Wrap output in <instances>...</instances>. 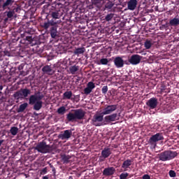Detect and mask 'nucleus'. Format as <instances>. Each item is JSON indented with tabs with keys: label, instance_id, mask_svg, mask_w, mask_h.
Returning <instances> with one entry per match:
<instances>
[{
	"label": "nucleus",
	"instance_id": "nucleus-12",
	"mask_svg": "<svg viewBox=\"0 0 179 179\" xmlns=\"http://www.w3.org/2000/svg\"><path fill=\"white\" fill-rule=\"evenodd\" d=\"M159 101L156 97H152L146 102V106H148V107H149L150 110H155V108L157 107Z\"/></svg>",
	"mask_w": 179,
	"mask_h": 179
},
{
	"label": "nucleus",
	"instance_id": "nucleus-23",
	"mask_svg": "<svg viewBox=\"0 0 179 179\" xmlns=\"http://www.w3.org/2000/svg\"><path fill=\"white\" fill-rule=\"evenodd\" d=\"M42 72L46 73L47 75H54V71L49 65H46L42 68Z\"/></svg>",
	"mask_w": 179,
	"mask_h": 179
},
{
	"label": "nucleus",
	"instance_id": "nucleus-32",
	"mask_svg": "<svg viewBox=\"0 0 179 179\" xmlns=\"http://www.w3.org/2000/svg\"><path fill=\"white\" fill-rule=\"evenodd\" d=\"M71 158L69 157H63L61 159V162L63 164H68L71 162V161L69 160Z\"/></svg>",
	"mask_w": 179,
	"mask_h": 179
},
{
	"label": "nucleus",
	"instance_id": "nucleus-18",
	"mask_svg": "<svg viewBox=\"0 0 179 179\" xmlns=\"http://www.w3.org/2000/svg\"><path fill=\"white\" fill-rule=\"evenodd\" d=\"M116 68L124 67V59L121 57H116L113 61Z\"/></svg>",
	"mask_w": 179,
	"mask_h": 179
},
{
	"label": "nucleus",
	"instance_id": "nucleus-44",
	"mask_svg": "<svg viewBox=\"0 0 179 179\" xmlns=\"http://www.w3.org/2000/svg\"><path fill=\"white\" fill-rule=\"evenodd\" d=\"M11 10L13 12V13H14V15H15V13H16V12H18L19 8H13V9Z\"/></svg>",
	"mask_w": 179,
	"mask_h": 179
},
{
	"label": "nucleus",
	"instance_id": "nucleus-50",
	"mask_svg": "<svg viewBox=\"0 0 179 179\" xmlns=\"http://www.w3.org/2000/svg\"><path fill=\"white\" fill-rule=\"evenodd\" d=\"M162 27H164L166 29V27H167V25L166 24H164V25H162Z\"/></svg>",
	"mask_w": 179,
	"mask_h": 179
},
{
	"label": "nucleus",
	"instance_id": "nucleus-8",
	"mask_svg": "<svg viewBox=\"0 0 179 179\" xmlns=\"http://www.w3.org/2000/svg\"><path fill=\"white\" fill-rule=\"evenodd\" d=\"M164 139V137L163 136V134L161 133H157L150 138L148 143L150 145H152V146H154V148H156L157 145V143L159 142V141H163Z\"/></svg>",
	"mask_w": 179,
	"mask_h": 179
},
{
	"label": "nucleus",
	"instance_id": "nucleus-2",
	"mask_svg": "<svg viewBox=\"0 0 179 179\" xmlns=\"http://www.w3.org/2000/svg\"><path fill=\"white\" fill-rule=\"evenodd\" d=\"M66 115V120L69 122H75L85 120L86 112L83 109H73Z\"/></svg>",
	"mask_w": 179,
	"mask_h": 179
},
{
	"label": "nucleus",
	"instance_id": "nucleus-9",
	"mask_svg": "<svg viewBox=\"0 0 179 179\" xmlns=\"http://www.w3.org/2000/svg\"><path fill=\"white\" fill-rule=\"evenodd\" d=\"M104 114L101 112L99 115H94L92 122L94 127H101V123L103 120H104Z\"/></svg>",
	"mask_w": 179,
	"mask_h": 179
},
{
	"label": "nucleus",
	"instance_id": "nucleus-48",
	"mask_svg": "<svg viewBox=\"0 0 179 179\" xmlns=\"http://www.w3.org/2000/svg\"><path fill=\"white\" fill-rule=\"evenodd\" d=\"M43 179H49V178H48V176H45L43 177Z\"/></svg>",
	"mask_w": 179,
	"mask_h": 179
},
{
	"label": "nucleus",
	"instance_id": "nucleus-16",
	"mask_svg": "<svg viewBox=\"0 0 179 179\" xmlns=\"http://www.w3.org/2000/svg\"><path fill=\"white\" fill-rule=\"evenodd\" d=\"M96 87V85L94 83L90 81L87 84V87L84 89V94H90L91 92H92L93 89Z\"/></svg>",
	"mask_w": 179,
	"mask_h": 179
},
{
	"label": "nucleus",
	"instance_id": "nucleus-39",
	"mask_svg": "<svg viewBox=\"0 0 179 179\" xmlns=\"http://www.w3.org/2000/svg\"><path fill=\"white\" fill-rule=\"evenodd\" d=\"M107 92H108V87H107V85H105L102 87V93L103 94H107Z\"/></svg>",
	"mask_w": 179,
	"mask_h": 179
},
{
	"label": "nucleus",
	"instance_id": "nucleus-53",
	"mask_svg": "<svg viewBox=\"0 0 179 179\" xmlns=\"http://www.w3.org/2000/svg\"><path fill=\"white\" fill-rule=\"evenodd\" d=\"M38 1H41V0H38Z\"/></svg>",
	"mask_w": 179,
	"mask_h": 179
},
{
	"label": "nucleus",
	"instance_id": "nucleus-30",
	"mask_svg": "<svg viewBox=\"0 0 179 179\" xmlns=\"http://www.w3.org/2000/svg\"><path fill=\"white\" fill-rule=\"evenodd\" d=\"M66 112V108H65V106H62L59 108L57 111V114H59L60 115H64V114H65Z\"/></svg>",
	"mask_w": 179,
	"mask_h": 179
},
{
	"label": "nucleus",
	"instance_id": "nucleus-34",
	"mask_svg": "<svg viewBox=\"0 0 179 179\" xmlns=\"http://www.w3.org/2000/svg\"><path fill=\"white\" fill-rule=\"evenodd\" d=\"M144 45H145L146 50H149L152 47V42L150 41L147 40V41H145Z\"/></svg>",
	"mask_w": 179,
	"mask_h": 179
},
{
	"label": "nucleus",
	"instance_id": "nucleus-45",
	"mask_svg": "<svg viewBox=\"0 0 179 179\" xmlns=\"http://www.w3.org/2000/svg\"><path fill=\"white\" fill-rule=\"evenodd\" d=\"M101 2V0H93L94 3H100Z\"/></svg>",
	"mask_w": 179,
	"mask_h": 179
},
{
	"label": "nucleus",
	"instance_id": "nucleus-46",
	"mask_svg": "<svg viewBox=\"0 0 179 179\" xmlns=\"http://www.w3.org/2000/svg\"><path fill=\"white\" fill-rule=\"evenodd\" d=\"M124 80H129V78H128V76H124Z\"/></svg>",
	"mask_w": 179,
	"mask_h": 179
},
{
	"label": "nucleus",
	"instance_id": "nucleus-37",
	"mask_svg": "<svg viewBox=\"0 0 179 179\" xmlns=\"http://www.w3.org/2000/svg\"><path fill=\"white\" fill-rule=\"evenodd\" d=\"M173 158L171 157H160L158 162H166V161H171Z\"/></svg>",
	"mask_w": 179,
	"mask_h": 179
},
{
	"label": "nucleus",
	"instance_id": "nucleus-33",
	"mask_svg": "<svg viewBox=\"0 0 179 179\" xmlns=\"http://www.w3.org/2000/svg\"><path fill=\"white\" fill-rule=\"evenodd\" d=\"M113 6H114V3L113 1H110L107 2L105 5L106 9H111Z\"/></svg>",
	"mask_w": 179,
	"mask_h": 179
},
{
	"label": "nucleus",
	"instance_id": "nucleus-26",
	"mask_svg": "<svg viewBox=\"0 0 179 179\" xmlns=\"http://www.w3.org/2000/svg\"><path fill=\"white\" fill-rule=\"evenodd\" d=\"M72 97V91H66L63 94V99L64 100H71V98Z\"/></svg>",
	"mask_w": 179,
	"mask_h": 179
},
{
	"label": "nucleus",
	"instance_id": "nucleus-13",
	"mask_svg": "<svg viewBox=\"0 0 179 179\" xmlns=\"http://www.w3.org/2000/svg\"><path fill=\"white\" fill-rule=\"evenodd\" d=\"M141 59H142V57L141 55H133L129 59V62L131 65H138V64H140Z\"/></svg>",
	"mask_w": 179,
	"mask_h": 179
},
{
	"label": "nucleus",
	"instance_id": "nucleus-11",
	"mask_svg": "<svg viewBox=\"0 0 179 179\" xmlns=\"http://www.w3.org/2000/svg\"><path fill=\"white\" fill-rule=\"evenodd\" d=\"M117 108V105H106L103 109L102 114L104 115H110V114H113Z\"/></svg>",
	"mask_w": 179,
	"mask_h": 179
},
{
	"label": "nucleus",
	"instance_id": "nucleus-6",
	"mask_svg": "<svg viewBox=\"0 0 179 179\" xmlns=\"http://www.w3.org/2000/svg\"><path fill=\"white\" fill-rule=\"evenodd\" d=\"M35 149L40 152V153H50L51 152V147L47 145V143L44 141L38 143Z\"/></svg>",
	"mask_w": 179,
	"mask_h": 179
},
{
	"label": "nucleus",
	"instance_id": "nucleus-20",
	"mask_svg": "<svg viewBox=\"0 0 179 179\" xmlns=\"http://www.w3.org/2000/svg\"><path fill=\"white\" fill-rule=\"evenodd\" d=\"M169 26H171L172 27H177V26H179L178 15H176L173 18L169 20Z\"/></svg>",
	"mask_w": 179,
	"mask_h": 179
},
{
	"label": "nucleus",
	"instance_id": "nucleus-49",
	"mask_svg": "<svg viewBox=\"0 0 179 179\" xmlns=\"http://www.w3.org/2000/svg\"><path fill=\"white\" fill-rule=\"evenodd\" d=\"M3 89V86L0 85V90H2Z\"/></svg>",
	"mask_w": 179,
	"mask_h": 179
},
{
	"label": "nucleus",
	"instance_id": "nucleus-7",
	"mask_svg": "<svg viewBox=\"0 0 179 179\" xmlns=\"http://www.w3.org/2000/svg\"><path fill=\"white\" fill-rule=\"evenodd\" d=\"M20 41L21 44H25L26 45H29V44H34L33 41H34V38L31 36H29V33L24 32V34H20Z\"/></svg>",
	"mask_w": 179,
	"mask_h": 179
},
{
	"label": "nucleus",
	"instance_id": "nucleus-51",
	"mask_svg": "<svg viewBox=\"0 0 179 179\" xmlns=\"http://www.w3.org/2000/svg\"><path fill=\"white\" fill-rule=\"evenodd\" d=\"M37 94H40V92H37Z\"/></svg>",
	"mask_w": 179,
	"mask_h": 179
},
{
	"label": "nucleus",
	"instance_id": "nucleus-42",
	"mask_svg": "<svg viewBox=\"0 0 179 179\" xmlns=\"http://www.w3.org/2000/svg\"><path fill=\"white\" fill-rule=\"evenodd\" d=\"M143 179H150V176L145 174L143 176Z\"/></svg>",
	"mask_w": 179,
	"mask_h": 179
},
{
	"label": "nucleus",
	"instance_id": "nucleus-28",
	"mask_svg": "<svg viewBox=\"0 0 179 179\" xmlns=\"http://www.w3.org/2000/svg\"><path fill=\"white\" fill-rule=\"evenodd\" d=\"M132 164V161L130 159L125 160L122 164V169H128Z\"/></svg>",
	"mask_w": 179,
	"mask_h": 179
},
{
	"label": "nucleus",
	"instance_id": "nucleus-10",
	"mask_svg": "<svg viewBox=\"0 0 179 179\" xmlns=\"http://www.w3.org/2000/svg\"><path fill=\"white\" fill-rule=\"evenodd\" d=\"M14 2V0H0V9L2 10L10 9V6L13 5Z\"/></svg>",
	"mask_w": 179,
	"mask_h": 179
},
{
	"label": "nucleus",
	"instance_id": "nucleus-5",
	"mask_svg": "<svg viewBox=\"0 0 179 179\" xmlns=\"http://www.w3.org/2000/svg\"><path fill=\"white\" fill-rule=\"evenodd\" d=\"M31 94V90L27 88L20 89L13 94V97L15 100H20V99H26Z\"/></svg>",
	"mask_w": 179,
	"mask_h": 179
},
{
	"label": "nucleus",
	"instance_id": "nucleus-24",
	"mask_svg": "<svg viewBox=\"0 0 179 179\" xmlns=\"http://www.w3.org/2000/svg\"><path fill=\"white\" fill-rule=\"evenodd\" d=\"M79 71V66H71L69 67V71L72 75H75Z\"/></svg>",
	"mask_w": 179,
	"mask_h": 179
},
{
	"label": "nucleus",
	"instance_id": "nucleus-41",
	"mask_svg": "<svg viewBox=\"0 0 179 179\" xmlns=\"http://www.w3.org/2000/svg\"><path fill=\"white\" fill-rule=\"evenodd\" d=\"M48 172V169L47 168H43V169L41 170L40 173L41 176H44L45 174H46Z\"/></svg>",
	"mask_w": 179,
	"mask_h": 179
},
{
	"label": "nucleus",
	"instance_id": "nucleus-4",
	"mask_svg": "<svg viewBox=\"0 0 179 179\" xmlns=\"http://www.w3.org/2000/svg\"><path fill=\"white\" fill-rule=\"evenodd\" d=\"M44 99V95L39 94V95H31L29 99V104L31 106H34V110L36 111H40L43 108V100Z\"/></svg>",
	"mask_w": 179,
	"mask_h": 179
},
{
	"label": "nucleus",
	"instance_id": "nucleus-31",
	"mask_svg": "<svg viewBox=\"0 0 179 179\" xmlns=\"http://www.w3.org/2000/svg\"><path fill=\"white\" fill-rule=\"evenodd\" d=\"M114 18V13H110L109 14H108L106 17H105V20L106 22H110V20H113V19Z\"/></svg>",
	"mask_w": 179,
	"mask_h": 179
},
{
	"label": "nucleus",
	"instance_id": "nucleus-1",
	"mask_svg": "<svg viewBox=\"0 0 179 179\" xmlns=\"http://www.w3.org/2000/svg\"><path fill=\"white\" fill-rule=\"evenodd\" d=\"M64 4L61 3H54L52 4V8H50L49 16L52 17L51 20L55 22L57 19H61L64 15Z\"/></svg>",
	"mask_w": 179,
	"mask_h": 179
},
{
	"label": "nucleus",
	"instance_id": "nucleus-25",
	"mask_svg": "<svg viewBox=\"0 0 179 179\" xmlns=\"http://www.w3.org/2000/svg\"><path fill=\"white\" fill-rule=\"evenodd\" d=\"M28 106H29V103H27V102L22 103L17 109V113H23L24 110L27 108Z\"/></svg>",
	"mask_w": 179,
	"mask_h": 179
},
{
	"label": "nucleus",
	"instance_id": "nucleus-47",
	"mask_svg": "<svg viewBox=\"0 0 179 179\" xmlns=\"http://www.w3.org/2000/svg\"><path fill=\"white\" fill-rule=\"evenodd\" d=\"M4 140H0V146L3 143Z\"/></svg>",
	"mask_w": 179,
	"mask_h": 179
},
{
	"label": "nucleus",
	"instance_id": "nucleus-27",
	"mask_svg": "<svg viewBox=\"0 0 179 179\" xmlns=\"http://www.w3.org/2000/svg\"><path fill=\"white\" fill-rule=\"evenodd\" d=\"M86 51L85 48H76L74 51L75 55H80V54H83Z\"/></svg>",
	"mask_w": 179,
	"mask_h": 179
},
{
	"label": "nucleus",
	"instance_id": "nucleus-21",
	"mask_svg": "<svg viewBox=\"0 0 179 179\" xmlns=\"http://www.w3.org/2000/svg\"><path fill=\"white\" fill-rule=\"evenodd\" d=\"M112 152H113V148L111 147L105 148L101 151V156L103 157H108L110 155H111Z\"/></svg>",
	"mask_w": 179,
	"mask_h": 179
},
{
	"label": "nucleus",
	"instance_id": "nucleus-36",
	"mask_svg": "<svg viewBox=\"0 0 179 179\" xmlns=\"http://www.w3.org/2000/svg\"><path fill=\"white\" fill-rule=\"evenodd\" d=\"M129 176L128 173H122L120 174V179H127Z\"/></svg>",
	"mask_w": 179,
	"mask_h": 179
},
{
	"label": "nucleus",
	"instance_id": "nucleus-35",
	"mask_svg": "<svg viewBox=\"0 0 179 179\" xmlns=\"http://www.w3.org/2000/svg\"><path fill=\"white\" fill-rule=\"evenodd\" d=\"M100 64L101 65H107V64H108V59L107 58L101 59Z\"/></svg>",
	"mask_w": 179,
	"mask_h": 179
},
{
	"label": "nucleus",
	"instance_id": "nucleus-29",
	"mask_svg": "<svg viewBox=\"0 0 179 179\" xmlns=\"http://www.w3.org/2000/svg\"><path fill=\"white\" fill-rule=\"evenodd\" d=\"M10 132L11 135L15 136V135H17V133L19 132V128L16 127H12L10 129Z\"/></svg>",
	"mask_w": 179,
	"mask_h": 179
},
{
	"label": "nucleus",
	"instance_id": "nucleus-19",
	"mask_svg": "<svg viewBox=\"0 0 179 179\" xmlns=\"http://www.w3.org/2000/svg\"><path fill=\"white\" fill-rule=\"evenodd\" d=\"M115 171V168L113 167L105 168V169L103 170V176L109 177L110 176L114 175Z\"/></svg>",
	"mask_w": 179,
	"mask_h": 179
},
{
	"label": "nucleus",
	"instance_id": "nucleus-52",
	"mask_svg": "<svg viewBox=\"0 0 179 179\" xmlns=\"http://www.w3.org/2000/svg\"><path fill=\"white\" fill-rule=\"evenodd\" d=\"M62 157H66V156H65V155L64 156H62Z\"/></svg>",
	"mask_w": 179,
	"mask_h": 179
},
{
	"label": "nucleus",
	"instance_id": "nucleus-40",
	"mask_svg": "<svg viewBox=\"0 0 179 179\" xmlns=\"http://www.w3.org/2000/svg\"><path fill=\"white\" fill-rule=\"evenodd\" d=\"M169 176L171 178H174V177L177 176V174L176 173V172L173 170H170Z\"/></svg>",
	"mask_w": 179,
	"mask_h": 179
},
{
	"label": "nucleus",
	"instance_id": "nucleus-14",
	"mask_svg": "<svg viewBox=\"0 0 179 179\" xmlns=\"http://www.w3.org/2000/svg\"><path fill=\"white\" fill-rule=\"evenodd\" d=\"M117 117H118L117 113H113L104 117V122L106 124H110L111 122H114L117 121Z\"/></svg>",
	"mask_w": 179,
	"mask_h": 179
},
{
	"label": "nucleus",
	"instance_id": "nucleus-38",
	"mask_svg": "<svg viewBox=\"0 0 179 179\" xmlns=\"http://www.w3.org/2000/svg\"><path fill=\"white\" fill-rule=\"evenodd\" d=\"M15 15V14L13 13V12L12 11V10L8 11V12H7V14H6L7 17H8V19H10V17H13V15Z\"/></svg>",
	"mask_w": 179,
	"mask_h": 179
},
{
	"label": "nucleus",
	"instance_id": "nucleus-22",
	"mask_svg": "<svg viewBox=\"0 0 179 179\" xmlns=\"http://www.w3.org/2000/svg\"><path fill=\"white\" fill-rule=\"evenodd\" d=\"M127 5L129 10H135L136 9V5H138V0H130Z\"/></svg>",
	"mask_w": 179,
	"mask_h": 179
},
{
	"label": "nucleus",
	"instance_id": "nucleus-15",
	"mask_svg": "<svg viewBox=\"0 0 179 179\" xmlns=\"http://www.w3.org/2000/svg\"><path fill=\"white\" fill-rule=\"evenodd\" d=\"M178 154L176 151L167 150L162 152L159 157H177Z\"/></svg>",
	"mask_w": 179,
	"mask_h": 179
},
{
	"label": "nucleus",
	"instance_id": "nucleus-17",
	"mask_svg": "<svg viewBox=\"0 0 179 179\" xmlns=\"http://www.w3.org/2000/svg\"><path fill=\"white\" fill-rule=\"evenodd\" d=\"M71 136H72V130L71 129L64 130L62 134L59 135V139L62 141H64V139H69Z\"/></svg>",
	"mask_w": 179,
	"mask_h": 179
},
{
	"label": "nucleus",
	"instance_id": "nucleus-43",
	"mask_svg": "<svg viewBox=\"0 0 179 179\" xmlns=\"http://www.w3.org/2000/svg\"><path fill=\"white\" fill-rule=\"evenodd\" d=\"M23 68H24V64H21L18 66V70H19V71H22V70H23Z\"/></svg>",
	"mask_w": 179,
	"mask_h": 179
},
{
	"label": "nucleus",
	"instance_id": "nucleus-3",
	"mask_svg": "<svg viewBox=\"0 0 179 179\" xmlns=\"http://www.w3.org/2000/svg\"><path fill=\"white\" fill-rule=\"evenodd\" d=\"M58 23H61V20L58 22L48 20V22H44L41 27L44 30H48V29H50V34L52 38H58V28L57 27Z\"/></svg>",
	"mask_w": 179,
	"mask_h": 179
}]
</instances>
